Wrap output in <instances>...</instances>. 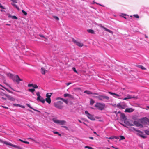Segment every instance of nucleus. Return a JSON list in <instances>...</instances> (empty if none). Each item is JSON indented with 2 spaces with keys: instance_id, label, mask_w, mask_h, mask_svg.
<instances>
[{
  "instance_id": "nucleus-32",
  "label": "nucleus",
  "mask_w": 149,
  "mask_h": 149,
  "mask_svg": "<svg viewBox=\"0 0 149 149\" xmlns=\"http://www.w3.org/2000/svg\"><path fill=\"white\" fill-rule=\"evenodd\" d=\"M95 102L94 100L92 99H91L90 100V104L91 105H92Z\"/></svg>"
},
{
  "instance_id": "nucleus-48",
  "label": "nucleus",
  "mask_w": 149,
  "mask_h": 149,
  "mask_svg": "<svg viewBox=\"0 0 149 149\" xmlns=\"http://www.w3.org/2000/svg\"><path fill=\"white\" fill-rule=\"evenodd\" d=\"M54 18L57 20H59V18L57 16H54Z\"/></svg>"
},
{
  "instance_id": "nucleus-58",
  "label": "nucleus",
  "mask_w": 149,
  "mask_h": 149,
  "mask_svg": "<svg viewBox=\"0 0 149 149\" xmlns=\"http://www.w3.org/2000/svg\"><path fill=\"white\" fill-rule=\"evenodd\" d=\"M15 7L18 10H19V8L17 6H16Z\"/></svg>"
},
{
  "instance_id": "nucleus-47",
  "label": "nucleus",
  "mask_w": 149,
  "mask_h": 149,
  "mask_svg": "<svg viewBox=\"0 0 149 149\" xmlns=\"http://www.w3.org/2000/svg\"><path fill=\"white\" fill-rule=\"evenodd\" d=\"M61 127H63V128H65V129H66L67 130H68V128L67 127H66V126H62Z\"/></svg>"
},
{
  "instance_id": "nucleus-28",
  "label": "nucleus",
  "mask_w": 149,
  "mask_h": 149,
  "mask_svg": "<svg viewBox=\"0 0 149 149\" xmlns=\"http://www.w3.org/2000/svg\"><path fill=\"white\" fill-rule=\"evenodd\" d=\"M36 94L38 96L37 99L39 100V98L41 96L40 95V93L39 92H38L36 93Z\"/></svg>"
},
{
  "instance_id": "nucleus-63",
  "label": "nucleus",
  "mask_w": 149,
  "mask_h": 149,
  "mask_svg": "<svg viewBox=\"0 0 149 149\" xmlns=\"http://www.w3.org/2000/svg\"><path fill=\"white\" fill-rule=\"evenodd\" d=\"M89 138L90 139H93V138L92 137H89Z\"/></svg>"
},
{
  "instance_id": "nucleus-43",
  "label": "nucleus",
  "mask_w": 149,
  "mask_h": 149,
  "mask_svg": "<svg viewBox=\"0 0 149 149\" xmlns=\"http://www.w3.org/2000/svg\"><path fill=\"white\" fill-rule=\"evenodd\" d=\"M114 138H115L114 136H112L110 137H109V138H108V139H114Z\"/></svg>"
},
{
  "instance_id": "nucleus-46",
  "label": "nucleus",
  "mask_w": 149,
  "mask_h": 149,
  "mask_svg": "<svg viewBox=\"0 0 149 149\" xmlns=\"http://www.w3.org/2000/svg\"><path fill=\"white\" fill-rule=\"evenodd\" d=\"M0 8L3 9H5V8L0 3Z\"/></svg>"
},
{
  "instance_id": "nucleus-53",
  "label": "nucleus",
  "mask_w": 149,
  "mask_h": 149,
  "mask_svg": "<svg viewBox=\"0 0 149 149\" xmlns=\"http://www.w3.org/2000/svg\"><path fill=\"white\" fill-rule=\"evenodd\" d=\"M39 36L41 37H42V38H45V37H44V36L42 35H39Z\"/></svg>"
},
{
  "instance_id": "nucleus-25",
  "label": "nucleus",
  "mask_w": 149,
  "mask_h": 149,
  "mask_svg": "<svg viewBox=\"0 0 149 149\" xmlns=\"http://www.w3.org/2000/svg\"><path fill=\"white\" fill-rule=\"evenodd\" d=\"M88 32L90 33L91 34H93L94 33V31L92 29H88L87 30Z\"/></svg>"
},
{
  "instance_id": "nucleus-19",
  "label": "nucleus",
  "mask_w": 149,
  "mask_h": 149,
  "mask_svg": "<svg viewBox=\"0 0 149 149\" xmlns=\"http://www.w3.org/2000/svg\"><path fill=\"white\" fill-rule=\"evenodd\" d=\"M9 17H11L13 19H17V17L15 16H11L10 14H9L8 16Z\"/></svg>"
},
{
  "instance_id": "nucleus-41",
  "label": "nucleus",
  "mask_w": 149,
  "mask_h": 149,
  "mask_svg": "<svg viewBox=\"0 0 149 149\" xmlns=\"http://www.w3.org/2000/svg\"><path fill=\"white\" fill-rule=\"evenodd\" d=\"M127 97L129 99H131L134 98V97L130 95H127Z\"/></svg>"
},
{
  "instance_id": "nucleus-59",
  "label": "nucleus",
  "mask_w": 149,
  "mask_h": 149,
  "mask_svg": "<svg viewBox=\"0 0 149 149\" xmlns=\"http://www.w3.org/2000/svg\"><path fill=\"white\" fill-rule=\"evenodd\" d=\"M15 7L18 10H19V8L17 6H16Z\"/></svg>"
},
{
  "instance_id": "nucleus-3",
  "label": "nucleus",
  "mask_w": 149,
  "mask_h": 149,
  "mask_svg": "<svg viewBox=\"0 0 149 149\" xmlns=\"http://www.w3.org/2000/svg\"><path fill=\"white\" fill-rule=\"evenodd\" d=\"M105 104L104 103L97 102L95 105V107L100 110H102L104 109Z\"/></svg>"
},
{
  "instance_id": "nucleus-14",
  "label": "nucleus",
  "mask_w": 149,
  "mask_h": 149,
  "mask_svg": "<svg viewBox=\"0 0 149 149\" xmlns=\"http://www.w3.org/2000/svg\"><path fill=\"white\" fill-rule=\"evenodd\" d=\"M134 109L132 108H126L125 112L130 113L133 111Z\"/></svg>"
},
{
  "instance_id": "nucleus-30",
  "label": "nucleus",
  "mask_w": 149,
  "mask_h": 149,
  "mask_svg": "<svg viewBox=\"0 0 149 149\" xmlns=\"http://www.w3.org/2000/svg\"><path fill=\"white\" fill-rule=\"evenodd\" d=\"M49 94H49V93H47L46 95V97H47V98H50V97H51V95L52 94V93H50Z\"/></svg>"
},
{
  "instance_id": "nucleus-38",
  "label": "nucleus",
  "mask_w": 149,
  "mask_h": 149,
  "mask_svg": "<svg viewBox=\"0 0 149 149\" xmlns=\"http://www.w3.org/2000/svg\"><path fill=\"white\" fill-rule=\"evenodd\" d=\"M133 16L134 17L136 18H139V16L137 14L134 15Z\"/></svg>"
},
{
  "instance_id": "nucleus-13",
  "label": "nucleus",
  "mask_w": 149,
  "mask_h": 149,
  "mask_svg": "<svg viewBox=\"0 0 149 149\" xmlns=\"http://www.w3.org/2000/svg\"><path fill=\"white\" fill-rule=\"evenodd\" d=\"M133 124L136 126L138 127L142 126L141 124L138 121H134L133 123Z\"/></svg>"
},
{
  "instance_id": "nucleus-16",
  "label": "nucleus",
  "mask_w": 149,
  "mask_h": 149,
  "mask_svg": "<svg viewBox=\"0 0 149 149\" xmlns=\"http://www.w3.org/2000/svg\"><path fill=\"white\" fill-rule=\"evenodd\" d=\"M124 123L127 125L128 126H131L134 125L133 123H131L128 121H125Z\"/></svg>"
},
{
  "instance_id": "nucleus-31",
  "label": "nucleus",
  "mask_w": 149,
  "mask_h": 149,
  "mask_svg": "<svg viewBox=\"0 0 149 149\" xmlns=\"http://www.w3.org/2000/svg\"><path fill=\"white\" fill-rule=\"evenodd\" d=\"M122 15H123V16H122V17H123L125 19H127V18L126 17V16H128V15L126 14H124V13H122Z\"/></svg>"
},
{
  "instance_id": "nucleus-60",
  "label": "nucleus",
  "mask_w": 149,
  "mask_h": 149,
  "mask_svg": "<svg viewBox=\"0 0 149 149\" xmlns=\"http://www.w3.org/2000/svg\"><path fill=\"white\" fill-rule=\"evenodd\" d=\"M10 99L11 100H12V101H13L14 100V99L12 97H11L10 98Z\"/></svg>"
},
{
  "instance_id": "nucleus-1",
  "label": "nucleus",
  "mask_w": 149,
  "mask_h": 149,
  "mask_svg": "<svg viewBox=\"0 0 149 149\" xmlns=\"http://www.w3.org/2000/svg\"><path fill=\"white\" fill-rule=\"evenodd\" d=\"M130 130L132 131L134 130L138 132L136 133V134L140 137H141L143 138H145L146 137V135L144 134L143 132H141L138 130L134 128V127H131Z\"/></svg>"
},
{
  "instance_id": "nucleus-37",
  "label": "nucleus",
  "mask_w": 149,
  "mask_h": 149,
  "mask_svg": "<svg viewBox=\"0 0 149 149\" xmlns=\"http://www.w3.org/2000/svg\"><path fill=\"white\" fill-rule=\"evenodd\" d=\"M145 133L147 135H149V130H146L145 131Z\"/></svg>"
},
{
  "instance_id": "nucleus-52",
  "label": "nucleus",
  "mask_w": 149,
  "mask_h": 149,
  "mask_svg": "<svg viewBox=\"0 0 149 149\" xmlns=\"http://www.w3.org/2000/svg\"><path fill=\"white\" fill-rule=\"evenodd\" d=\"M11 4L12 5L15 7L17 5L14 3H11Z\"/></svg>"
},
{
  "instance_id": "nucleus-40",
  "label": "nucleus",
  "mask_w": 149,
  "mask_h": 149,
  "mask_svg": "<svg viewBox=\"0 0 149 149\" xmlns=\"http://www.w3.org/2000/svg\"><path fill=\"white\" fill-rule=\"evenodd\" d=\"M85 148H88V149H93V148L91 147H89L88 146H86L85 147Z\"/></svg>"
},
{
  "instance_id": "nucleus-64",
  "label": "nucleus",
  "mask_w": 149,
  "mask_h": 149,
  "mask_svg": "<svg viewBox=\"0 0 149 149\" xmlns=\"http://www.w3.org/2000/svg\"><path fill=\"white\" fill-rule=\"evenodd\" d=\"M114 137H115L114 138H115V139H119V137H118L114 136Z\"/></svg>"
},
{
  "instance_id": "nucleus-27",
  "label": "nucleus",
  "mask_w": 149,
  "mask_h": 149,
  "mask_svg": "<svg viewBox=\"0 0 149 149\" xmlns=\"http://www.w3.org/2000/svg\"><path fill=\"white\" fill-rule=\"evenodd\" d=\"M19 141H20L22 142H23L25 143H26V144H29V142H28V141H24L20 139H19L18 140Z\"/></svg>"
},
{
  "instance_id": "nucleus-18",
  "label": "nucleus",
  "mask_w": 149,
  "mask_h": 149,
  "mask_svg": "<svg viewBox=\"0 0 149 149\" xmlns=\"http://www.w3.org/2000/svg\"><path fill=\"white\" fill-rule=\"evenodd\" d=\"M120 117L121 119L124 120H125L126 119V117L124 114L121 113V114Z\"/></svg>"
},
{
  "instance_id": "nucleus-54",
  "label": "nucleus",
  "mask_w": 149,
  "mask_h": 149,
  "mask_svg": "<svg viewBox=\"0 0 149 149\" xmlns=\"http://www.w3.org/2000/svg\"><path fill=\"white\" fill-rule=\"evenodd\" d=\"M71 84V83H70V82H69V83H67L66 84V85L67 86H68V85H70V84Z\"/></svg>"
},
{
  "instance_id": "nucleus-8",
  "label": "nucleus",
  "mask_w": 149,
  "mask_h": 149,
  "mask_svg": "<svg viewBox=\"0 0 149 149\" xmlns=\"http://www.w3.org/2000/svg\"><path fill=\"white\" fill-rule=\"evenodd\" d=\"M126 107V104L123 103H118L117 105V107L120 109H124Z\"/></svg>"
},
{
  "instance_id": "nucleus-21",
  "label": "nucleus",
  "mask_w": 149,
  "mask_h": 149,
  "mask_svg": "<svg viewBox=\"0 0 149 149\" xmlns=\"http://www.w3.org/2000/svg\"><path fill=\"white\" fill-rule=\"evenodd\" d=\"M103 28L105 31H107V32H109L111 33H113V32L112 31H111L110 30H109V29H107V28L104 27H103Z\"/></svg>"
},
{
  "instance_id": "nucleus-12",
  "label": "nucleus",
  "mask_w": 149,
  "mask_h": 149,
  "mask_svg": "<svg viewBox=\"0 0 149 149\" xmlns=\"http://www.w3.org/2000/svg\"><path fill=\"white\" fill-rule=\"evenodd\" d=\"M72 41L74 43L76 44L77 45L80 47H82L83 46V43L77 41L74 39H73Z\"/></svg>"
},
{
  "instance_id": "nucleus-2",
  "label": "nucleus",
  "mask_w": 149,
  "mask_h": 149,
  "mask_svg": "<svg viewBox=\"0 0 149 149\" xmlns=\"http://www.w3.org/2000/svg\"><path fill=\"white\" fill-rule=\"evenodd\" d=\"M63 103L61 101H57L54 102V106L56 108L60 109H61L63 107Z\"/></svg>"
},
{
  "instance_id": "nucleus-57",
  "label": "nucleus",
  "mask_w": 149,
  "mask_h": 149,
  "mask_svg": "<svg viewBox=\"0 0 149 149\" xmlns=\"http://www.w3.org/2000/svg\"><path fill=\"white\" fill-rule=\"evenodd\" d=\"M15 7L18 10H19V8L17 6H16Z\"/></svg>"
},
{
  "instance_id": "nucleus-44",
  "label": "nucleus",
  "mask_w": 149,
  "mask_h": 149,
  "mask_svg": "<svg viewBox=\"0 0 149 149\" xmlns=\"http://www.w3.org/2000/svg\"><path fill=\"white\" fill-rule=\"evenodd\" d=\"M54 134H58L60 136H61V134H59L58 132H54Z\"/></svg>"
},
{
  "instance_id": "nucleus-7",
  "label": "nucleus",
  "mask_w": 149,
  "mask_h": 149,
  "mask_svg": "<svg viewBox=\"0 0 149 149\" xmlns=\"http://www.w3.org/2000/svg\"><path fill=\"white\" fill-rule=\"evenodd\" d=\"M97 99L100 100H108L109 97L105 95H100L97 97Z\"/></svg>"
},
{
  "instance_id": "nucleus-29",
  "label": "nucleus",
  "mask_w": 149,
  "mask_h": 149,
  "mask_svg": "<svg viewBox=\"0 0 149 149\" xmlns=\"http://www.w3.org/2000/svg\"><path fill=\"white\" fill-rule=\"evenodd\" d=\"M137 67L139 68H141L142 70H145L146 69V68L141 65H137Z\"/></svg>"
},
{
  "instance_id": "nucleus-39",
  "label": "nucleus",
  "mask_w": 149,
  "mask_h": 149,
  "mask_svg": "<svg viewBox=\"0 0 149 149\" xmlns=\"http://www.w3.org/2000/svg\"><path fill=\"white\" fill-rule=\"evenodd\" d=\"M72 69L74 71L77 73H78L77 71L76 70V68L75 67H72Z\"/></svg>"
},
{
  "instance_id": "nucleus-22",
  "label": "nucleus",
  "mask_w": 149,
  "mask_h": 149,
  "mask_svg": "<svg viewBox=\"0 0 149 149\" xmlns=\"http://www.w3.org/2000/svg\"><path fill=\"white\" fill-rule=\"evenodd\" d=\"M58 99H59L60 100H62L64 102H65L66 104H67L68 102V100L66 99H63L62 98H58Z\"/></svg>"
},
{
  "instance_id": "nucleus-61",
  "label": "nucleus",
  "mask_w": 149,
  "mask_h": 149,
  "mask_svg": "<svg viewBox=\"0 0 149 149\" xmlns=\"http://www.w3.org/2000/svg\"><path fill=\"white\" fill-rule=\"evenodd\" d=\"M96 3V4H98V5H100V6H102L104 7V5H101V4H100L98 3Z\"/></svg>"
},
{
  "instance_id": "nucleus-5",
  "label": "nucleus",
  "mask_w": 149,
  "mask_h": 149,
  "mask_svg": "<svg viewBox=\"0 0 149 149\" xmlns=\"http://www.w3.org/2000/svg\"><path fill=\"white\" fill-rule=\"evenodd\" d=\"M52 121L55 123L59 125H64L66 123V121L64 120H58L55 118H53Z\"/></svg>"
},
{
  "instance_id": "nucleus-36",
  "label": "nucleus",
  "mask_w": 149,
  "mask_h": 149,
  "mask_svg": "<svg viewBox=\"0 0 149 149\" xmlns=\"http://www.w3.org/2000/svg\"><path fill=\"white\" fill-rule=\"evenodd\" d=\"M26 105L27 106L29 107V108H30L31 109L33 110H34L35 111H36V110H35L31 106V105L29 104H26Z\"/></svg>"
},
{
  "instance_id": "nucleus-35",
  "label": "nucleus",
  "mask_w": 149,
  "mask_h": 149,
  "mask_svg": "<svg viewBox=\"0 0 149 149\" xmlns=\"http://www.w3.org/2000/svg\"><path fill=\"white\" fill-rule=\"evenodd\" d=\"M70 95L68 94V93H65L64 94V96L65 97H70Z\"/></svg>"
},
{
  "instance_id": "nucleus-50",
  "label": "nucleus",
  "mask_w": 149,
  "mask_h": 149,
  "mask_svg": "<svg viewBox=\"0 0 149 149\" xmlns=\"http://www.w3.org/2000/svg\"><path fill=\"white\" fill-rule=\"evenodd\" d=\"M10 1L14 3H17L16 1L17 0H10Z\"/></svg>"
},
{
  "instance_id": "nucleus-10",
  "label": "nucleus",
  "mask_w": 149,
  "mask_h": 149,
  "mask_svg": "<svg viewBox=\"0 0 149 149\" xmlns=\"http://www.w3.org/2000/svg\"><path fill=\"white\" fill-rule=\"evenodd\" d=\"M14 81L16 82L17 83H19L20 81H22V80L20 79L18 75H15L13 79Z\"/></svg>"
},
{
  "instance_id": "nucleus-23",
  "label": "nucleus",
  "mask_w": 149,
  "mask_h": 149,
  "mask_svg": "<svg viewBox=\"0 0 149 149\" xmlns=\"http://www.w3.org/2000/svg\"><path fill=\"white\" fill-rule=\"evenodd\" d=\"M45 101L46 100V101L49 104H50L51 102V100L50 98H46L45 99Z\"/></svg>"
},
{
  "instance_id": "nucleus-56",
  "label": "nucleus",
  "mask_w": 149,
  "mask_h": 149,
  "mask_svg": "<svg viewBox=\"0 0 149 149\" xmlns=\"http://www.w3.org/2000/svg\"><path fill=\"white\" fill-rule=\"evenodd\" d=\"M15 7L18 10H19V8L17 6H16Z\"/></svg>"
},
{
  "instance_id": "nucleus-45",
  "label": "nucleus",
  "mask_w": 149,
  "mask_h": 149,
  "mask_svg": "<svg viewBox=\"0 0 149 149\" xmlns=\"http://www.w3.org/2000/svg\"><path fill=\"white\" fill-rule=\"evenodd\" d=\"M33 84H29L28 85V86L29 87H33Z\"/></svg>"
},
{
  "instance_id": "nucleus-62",
  "label": "nucleus",
  "mask_w": 149,
  "mask_h": 149,
  "mask_svg": "<svg viewBox=\"0 0 149 149\" xmlns=\"http://www.w3.org/2000/svg\"><path fill=\"white\" fill-rule=\"evenodd\" d=\"M128 99V98L127 97H125V98L123 99L124 100H127Z\"/></svg>"
},
{
  "instance_id": "nucleus-42",
  "label": "nucleus",
  "mask_w": 149,
  "mask_h": 149,
  "mask_svg": "<svg viewBox=\"0 0 149 149\" xmlns=\"http://www.w3.org/2000/svg\"><path fill=\"white\" fill-rule=\"evenodd\" d=\"M22 13L24 14L25 15H27V13L25 12V11H24V10H22Z\"/></svg>"
},
{
  "instance_id": "nucleus-33",
  "label": "nucleus",
  "mask_w": 149,
  "mask_h": 149,
  "mask_svg": "<svg viewBox=\"0 0 149 149\" xmlns=\"http://www.w3.org/2000/svg\"><path fill=\"white\" fill-rule=\"evenodd\" d=\"M35 91V89L34 88L29 89V91L32 92L33 94H34V93H33V92H34Z\"/></svg>"
},
{
  "instance_id": "nucleus-24",
  "label": "nucleus",
  "mask_w": 149,
  "mask_h": 149,
  "mask_svg": "<svg viewBox=\"0 0 149 149\" xmlns=\"http://www.w3.org/2000/svg\"><path fill=\"white\" fill-rule=\"evenodd\" d=\"M84 92V93H86L87 94H88V95L92 94V93L91 92V91H87V90L85 91Z\"/></svg>"
},
{
  "instance_id": "nucleus-11",
  "label": "nucleus",
  "mask_w": 149,
  "mask_h": 149,
  "mask_svg": "<svg viewBox=\"0 0 149 149\" xmlns=\"http://www.w3.org/2000/svg\"><path fill=\"white\" fill-rule=\"evenodd\" d=\"M140 120L143 123L149 124V119L146 117L143 118Z\"/></svg>"
},
{
  "instance_id": "nucleus-26",
  "label": "nucleus",
  "mask_w": 149,
  "mask_h": 149,
  "mask_svg": "<svg viewBox=\"0 0 149 149\" xmlns=\"http://www.w3.org/2000/svg\"><path fill=\"white\" fill-rule=\"evenodd\" d=\"M8 76L12 78V79H13V77L14 76V75L10 73L8 74Z\"/></svg>"
},
{
  "instance_id": "nucleus-17",
  "label": "nucleus",
  "mask_w": 149,
  "mask_h": 149,
  "mask_svg": "<svg viewBox=\"0 0 149 149\" xmlns=\"http://www.w3.org/2000/svg\"><path fill=\"white\" fill-rule=\"evenodd\" d=\"M13 106H14L15 107H19L22 108H24L25 107L24 106L22 105L19 104H13Z\"/></svg>"
},
{
  "instance_id": "nucleus-4",
  "label": "nucleus",
  "mask_w": 149,
  "mask_h": 149,
  "mask_svg": "<svg viewBox=\"0 0 149 149\" xmlns=\"http://www.w3.org/2000/svg\"><path fill=\"white\" fill-rule=\"evenodd\" d=\"M1 143H4L5 144H6L7 145L10 146H11L13 147L18 149H22V148L16 145L10 143L8 142L4 141L2 140Z\"/></svg>"
},
{
  "instance_id": "nucleus-49",
  "label": "nucleus",
  "mask_w": 149,
  "mask_h": 149,
  "mask_svg": "<svg viewBox=\"0 0 149 149\" xmlns=\"http://www.w3.org/2000/svg\"><path fill=\"white\" fill-rule=\"evenodd\" d=\"M33 87L35 88H38V86L36 85H33Z\"/></svg>"
},
{
  "instance_id": "nucleus-15",
  "label": "nucleus",
  "mask_w": 149,
  "mask_h": 149,
  "mask_svg": "<svg viewBox=\"0 0 149 149\" xmlns=\"http://www.w3.org/2000/svg\"><path fill=\"white\" fill-rule=\"evenodd\" d=\"M36 100L37 101H40L43 104H44L45 102V99H44L41 96H40V97L39 98V100L37 99Z\"/></svg>"
},
{
  "instance_id": "nucleus-20",
  "label": "nucleus",
  "mask_w": 149,
  "mask_h": 149,
  "mask_svg": "<svg viewBox=\"0 0 149 149\" xmlns=\"http://www.w3.org/2000/svg\"><path fill=\"white\" fill-rule=\"evenodd\" d=\"M41 72L42 74H45V71H46V70H45L44 68L43 67H42L41 69Z\"/></svg>"
},
{
  "instance_id": "nucleus-51",
  "label": "nucleus",
  "mask_w": 149,
  "mask_h": 149,
  "mask_svg": "<svg viewBox=\"0 0 149 149\" xmlns=\"http://www.w3.org/2000/svg\"><path fill=\"white\" fill-rule=\"evenodd\" d=\"M1 107H3V108H5L6 109H8V108L6 106H1Z\"/></svg>"
},
{
  "instance_id": "nucleus-34",
  "label": "nucleus",
  "mask_w": 149,
  "mask_h": 149,
  "mask_svg": "<svg viewBox=\"0 0 149 149\" xmlns=\"http://www.w3.org/2000/svg\"><path fill=\"white\" fill-rule=\"evenodd\" d=\"M119 137H120V141L123 140L125 139V137L123 136H120Z\"/></svg>"
},
{
  "instance_id": "nucleus-9",
  "label": "nucleus",
  "mask_w": 149,
  "mask_h": 149,
  "mask_svg": "<svg viewBox=\"0 0 149 149\" xmlns=\"http://www.w3.org/2000/svg\"><path fill=\"white\" fill-rule=\"evenodd\" d=\"M108 93L112 95L113 97L115 98H118V99H122V98L121 97V95L120 94H118L115 93H112L110 91H109Z\"/></svg>"
},
{
  "instance_id": "nucleus-6",
  "label": "nucleus",
  "mask_w": 149,
  "mask_h": 149,
  "mask_svg": "<svg viewBox=\"0 0 149 149\" xmlns=\"http://www.w3.org/2000/svg\"><path fill=\"white\" fill-rule=\"evenodd\" d=\"M85 113L87 117L90 119L92 120H95V119L94 118V116L93 115L91 114L87 111H86Z\"/></svg>"
},
{
  "instance_id": "nucleus-55",
  "label": "nucleus",
  "mask_w": 149,
  "mask_h": 149,
  "mask_svg": "<svg viewBox=\"0 0 149 149\" xmlns=\"http://www.w3.org/2000/svg\"><path fill=\"white\" fill-rule=\"evenodd\" d=\"M15 7L18 10H19V8L17 6H16Z\"/></svg>"
}]
</instances>
